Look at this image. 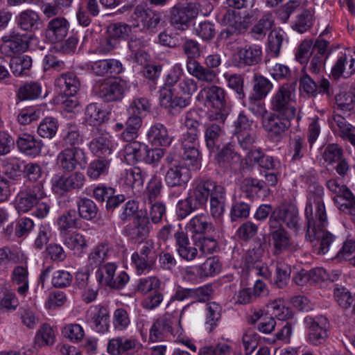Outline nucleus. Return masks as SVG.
Listing matches in <instances>:
<instances>
[{
	"instance_id": "15",
	"label": "nucleus",
	"mask_w": 355,
	"mask_h": 355,
	"mask_svg": "<svg viewBox=\"0 0 355 355\" xmlns=\"http://www.w3.org/2000/svg\"><path fill=\"white\" fill-rule=\"evenodd\" d=\"M327 186L331 191L336 193L338 197L343 198V200H345L340 205L339 209L343 211L347 210L349 214L355 216V197L349 189L335 179L329 180L327 182Z\"/></svg>"
},
{
	"instance_id": "35",
	"label": "nucleus",
	"mask_w": 355,
	"mask_h": 355,
	"mask_svg": "<svg viewBox=\"0 0 355 355\" xmlns=\"http://www.w3.org/2000/svg\"><path fill=\"white\" fill-rule=\"evenodd\" d=\"M148 138L155 146H166L171 141L166 128L162 123H156L150 128L148 132Z\"/></svg>"
},
{
	"instance_id": "64",
	"label": "nucleus",
	"mask_w": 355,
	"mask_h": 355,
	"mask_svg": "<svg viewBox=\"0 0 355 355\" xmlns=\"http://www.w3.org/2000/svg\"><path fill=\"white\" fill-rule=\"evenodd\" d=\"M110 164L108 159H98L92 162L87 168V175L92 179H97L101 174L106 173Z\"/></svg>"
},
{
	"instance_id": "57",
	"label": "nucleus",
	"mask_w": 355,
	"mask_h": 355,
	"mask_svg": "<svg viewBox=\"0 0 355 355\" xmlns=\"http://www.w3.org/2000/svg\"><path fill=\"white\" fill-rule=\"evenodd\" d=\"M42 92L41 85L36 82L26 83L19 87L17 96L21 100L37 98Z\"/></svg>"
},
{
	"instance_id": "40",
	"label": "nucleus",
	"mask_w": 355,
	"mask_h": 355,
	"mask_svg": "<svg viewBox=\"0 0 355 355\" xmlns=\"http://www.w3.org/2000/svg\"><path fill=\"white\" fill-rule=\"evenodd\" d=\"M40 17L37 12L26 10L21 12L17 17V24L24 31H33L37 29Z\"/></svg>"
},
{
	"instance_id": "5",
	"label": "nucleus",
	"mask_w": 355,
	"mask_h": 355,
	"mask_svg": "<svg viewBox=\"0 0 355 355\" xmlns=\"http://www.w3.org/2000/svg\"><path fill=\"white\" fill-rule=\"evenodd\" d=\"M293 119L294 117H287V115L270 113L262 119L261 123L268 138L274 141H279L286 135Z\"/></svg>"
},
{
	"instance_id": "26",
	"label": "nucleus",
	"mask_w": 355,
	"mask_h": 355,
	"mask_svg": "<svg viewBox=\"0 0 355 355\" xmlns=\"http://www.w3.org/2000/svg\"><path fill=\"white\" fill-rule=\"evenodd\" d=\"M190 178L191 173L187 167L175 165L167 171L165 181L169 187H182L187 184Z\"/></svg>"
},
{
	"instance_id": "17",
	"label": "nucleus",
	"mask_w": 355,
	"mask_h": 355,
	"mask_svg": "<svg viewBox=\"0 0 355 355\" xmlns=\"http://www.w3.org/2000/svg\"><path fill=\"white\" fill-rule=\"evenodd\" d=\"M198 136L186 132L181 138L182 157L189 165L194 166L198 162L200 156L198 149Z\"/></svg>"
},
{
	"instance_id": "4",
	"label": "nucleus",
	"mask_w": 355,
	"mask_h": 355,
	"mask_svg": "<svg viewBox=\"0 0 355 355\" xmlns=\"http://www.w3.org/2000/svg\"><path fill=\"white\" fill-rule=\"evenodd\" d=\"M117 265L114 262H107L99 266L96 272V277L100 284L113 289L121 290L125 287L130 280L129 275L125 271L118 273L117 282H114Z\"/></svg>"
},
{
	"instance_id": "37",
	"label": "nucleus",
	"mask_w": 355,
	"mask_h": 355,
	"mask_svg": "<svg viewBox=\"0 0 355 355\" xmlns=\"http://www.w3.org/2000/svg\"><path fill=\"white\" fill-rule=\"evenodd\" d=\"M270 219L275 221L296 222L298 220V210L294 205H283L271 214Z\"/></svg>"
},
{
	"instance_id": "43",
	"label": "nucleus",
	"mask_w": 355,
	"mask_h": 355,
	"mask_svg": "<svg viewBox=\"0 0 355 355\" xmlns=\"http://www.w3.org/2000/svg\"><path fill=\"white\" fill-rule=\"evenodd\" d=\"M135 289L141 294L146 295L150 291L163 289V284L157 277L148 276L139 279Z\"/></svg>"
},
{
	"instance_id": "45",
	"label": "nucleus",
	"mask_w": 355,
	"mask_h": 355,
	"mask_svg": "<svg viewBox=\"0 0 355 355\" xmlns=\"http://www.w3.org/2000/svg\"><path fill=\"white\" fill-rule=\"evenodd\" d=\"M79 216L87 220L100 219L98 209L94 202L88 198H82L78 203Z\"/></svg>"
},
{
	"instance_id": "39",
	"label": "nucleus",
	"mask_w": 355,
	"mask_h": 355,
	"mask_svg": "<svg viewBox=\"0 0 355 355\" xmlns=\"http://www.w3.org/2000/svg\"><path fill=\"white\" fill-rule=\"evenodd\" d=\"M274 23L272 13L267 12L253 26L251 29L252 36L256 40H263L270 30Z\"/></svg>"
},
{
	"instance_id": "63",
	"label": "nucleus",
	"mask_w": 355,
	"mask_h": 355,
	"mask_svg": "<svg viewBox=\"0 0 355 355\" xmlns=\"http://www.w3.org/2000/svg\"><path fill=\"white\" fill-rule=\"evenodd\" d=\"M112 323L115 329L125 330L130 324V318L128 311L123 308L116 309L113 313Z\"/></svg>"
},
{
	"instance_id": "10",
	"label": "nucleus",
	"mask_w": 355,
	"mask_h": 355,
	"mask_svg": "<svg viewBox=\"0 0 355 355\" xmlns=\"http://www.w3.org/2000/svg\"><path fill=\"white\" fill-rule=\"evenodd\" d=\"M95 94L105 102L120 101L124 95L123 84L116 80L97 83L94 88Z\"/></svg>"
},
{
	"instance_id": "52",
	"label": "nucleus",
	"mask_w": 355,
	"mask_h": 355,
	"mask_svg": "<svg viewBox=\"0 0 355 355\" xmlns=\"http://www.w3.org/2000/svg\"><path fill=\"white\" fill-rule=\"evenodd\" d=\"M27 257L19 250H11L8 247L0 248V266L8 263H25Z\"/></svg>"
},
{
	"instance_id": "16",
	"label": "nucleus",
	"mask_w": 355,
	"mask_h": 355,
	"mask_svg": "<svg viewBox=\"0 0 355 355\" xmlns=\"http://www.w3.org/2000/svg\"><path fill=\"white\" fill-rule=\"evenodd\" d=\"M76 223H62L60 226V234L64 237V244L71 250H80L87 246L85 237L75 233L74 230L78 227Z\"/></svg>"
},
{
	"instance_id": "22",
	"label": "nucleus",
	"mask_w": 355,
	"mask_h": 355,
	"mask_svg": "<svg viewBox=\"0 0 355 355\" xmlns=\"http://www.w3.org/2000/svg\"><path fill=\"white\" fill-rule=\"evenodd\" d=\"M177 252L179 256L187 261H192L198 258V251L194 244H191L187 234L177 232L175 234Z\"/></svg>"
},
{
	"instance_id": "48",
	"label": "nucleus",
	"mask_w": 355,
	"mask_h": 355,
	"mask_svg": "<svg viewBox=\"0 0 355 355\" xmlns=\"http://www.w3.org/2000/svg\"><path fill=\"white\" fill-rule=\"evenodd\" d=\"M314 10L313 9H304L296 17V19L292 26L293 29L303 33L313 26Z\"/></svg>"
},
{
	"instance_id": "60",
	"label": "nucleus",
	"mask_w": 355,
	"mask_h": 355,
	"mask_svg": "<svg viewBox=\"0 0 355 355\" xmlns=\"http://www.w3.org/2000/svg\"><path fill=\"white\" fill-rule=\"evenodd\" d=\"M132 26L123 22H116L109 25L107 27V34L114 38L126 39L132 31Z\"/></svg>"
},
{
	"instance_id": "32",
	"label": "nucleus",
	"mask_w": 355,
	"mask_h": 355,
	"mask_svg": "<svg viewBox=\"0 0 355 355\" xmlns=\"http://www.w3.org/2000/svg\"><path fill=\"white\" fill-rule=\"evenodd\" d=\"M55 340V330L49 324L44 323L36 332L34 338V347L40 349L44 346H51L54 344Z\"/></svg>"
},
{
	"instance_id": "38",
	"label": "nucleus",
	"mask_w": 355,
	"mask_h": 355,
	"mask_svg": "<svg viewBox=\"0 0 355 355\" xmlns=\"http://www.w3.org/2000/svg\"><path fill=\"white\" fill-rule=\"evenodd\" d=\"M110 248L106 243H101L92 248L88 255V263L92 267L102 265L110 257Z\"/></svg>"
},
{
	"instance_id": "59",
	"label": "nucleus",
	"mask_w": 355,
	"mask_h": 355,
	"mask_svg": "<svg viewBox=\"0 0 355 355\" xmlns=\"http://www.w3.org/2000/svg\"><path fill=\"white\" fill-rule=\"evenodd\" d=\"M284 40V32L282 31H272L268 37V50L272 57H277Z\"/></svg>"
},
{
	"instance_id": "51",
	"label": "nucleus",
	"mask_w": 355,
	"mask_h": 355,
	"mask_svg": "<svg viewBox=\"0 0 355 355\" xmlns=\"http://www.w3.org/2000/svg\"><path fill=\"white\" fill-rule=\"evenodd\" d=\"M194 32L202 41L209 42L216 34V26L209 21H200L194 25Z\"/></svg>"
},
{
	"instance_id": "23",
	"label": "nucleus",
	"mask_w": 355,
	"mask_h": 355,
	"mask_svg": "<svg viewBox=\"0 0 355 355\" xmlns=\"http://www.w3.org/2000/svg\"><path fill=\"white\" fill-rule=\"evenodd\" d=\"M68 29V21L64 18L57 17L49 22L45 35L51 42L58 43L66 37Z\"/></svg>"
},
{
	"instance_id": "33",
	"label": "nucleus",
	"mask_w": 355,
	"mask_h": 355,
	"mask_svg": "<svg viewBox=\"0 0 355 355\" xmlns=\"http://www.w3.org/2000/svg\"><path fill=\"white\" fill-rule=\"evenodd\" d=\"M11 281L13 284L19 286L17 292L24 295L28 291V270L26 264L15 266L11 273Z\"/></svg>"
},
{
	"instance_id": "11",
	"label": "nucleus",
	"mask_w": 355,
	"mask_h": 355,
	"mask_svg": "<svg viewBox=\"0 0 355 355\" xmlns=\"http://www.w3.org/2000/svg\"><path fill=\"white\" fill-rule=\"evenodd\" d=\"M196 100L205 106L221 108L227 105L225 92L217 85H209L202 88L198 94Z\"/></svg>"
},
{
	"instance_id": "6",
	"label": "nucleus",
	"mask_w": 355,
	"mask_h": 355,
	"mask_svg": "<svg viewBox=\"0 0 355 355\" xmlns=\"http://www.w3.org/2000/svg\"><path fill=\"white\" fill-rule=\"evenodd\" d=\"M86 163L84 150L78 147L66 148L57 155L56 164L63 172H72Z\"/></svg>"
},
{
	"instance_id": "46",
	"label": "nucleus",
	"mask_w": 355,
	"mask_h": 355,
	"mask_svg": "<svg viewBox=\"0 0 355 355\" xmlns=\"http://www.w3.org/2000/svg\"><path fill=\"white\" fill-rule=\"evenodd\" d=\"M220 22L222 25L230 27L236 35L244 33L247 29L245 22L236 17L234 11L227 10Z\"/></svg>"
},
{
	"instance_id": "41",
	"label": "nucleus",
	"mask_w": 355,
	"mask_h": 355,
	"mask_svg": "<svg viewBox=\"0 0 355 355\" xmlns=\"http://www.w3.org/2000/svg\"><path fill=\"white\" fill-rule=\"evenodd\" d=\"M200 295L207 296L209 295L207 289L202 287L198 288H187L178 286L175 293L171 296L167 306H169L170 304L175 300L181 302L185 300L195 297L196 296H199Z\"/></svg>"
},
{
	"instance_id": "9",
	"label": "nucleus",
	"mask_w": 355,
	"mask_h": 355,
	"mask_svg": "<svg viewBox=\"0 0 355 355\" xmlns=\"http://www.w3.org/2000/svg\"><path fill=\"white\" fill-rule=\"evenodd\" d=\"M306 238L311 242L320 240L319 252L324 254L329 250L336 236L326 230L324 223H307Z\"/></svg>"
},
{
	"instance_id": "24",
	"label": "nucleus",
	"mask_w": 355,
	"mask_h": 355,
	"mask_svg": "<svg viewBox=\"0 0 355 355\" xmlns=\"http://www.w3.org/2000/svg\"><path fill=\"white\" fill-rule=\"evenodd\" d=\"M216 159L218 166L224 171L232 170L240 162V156L235 152L233 145L230 143L221 148Z\"/></svg>"
},
{
	"instance_id": "61",
	"label": "nucleus",
	"mask_w": 355,
	"mask_h": 355,
	"mask_svg": "<svg viewBox=\"0 0 355 355\" xmlns=\"http://www.w3.org/2000/svg\"><path fill=\"white\" fill-rule=\"evenodd\" d=\"M265 187L264 181L252 178H245L241 184V189L248 197L253 196L254 193H257Z\"/></svg>"
},
{
	"instance_id": "30",
	"label": "nucleus",
	"mask_w": 355,
	"mask_h": 355,
	"mask_svg": "<svg viewBox=\"0 0 355 355\" xmlns=\"http://www.w3.org/2000/svg\"><path fill=\"white\" fill-rule=\"evenodd\" d=\"M114 145L107 136L96 137L89 144L91 151L99 158L107 159L113 150Z\"/></svg>"
},
{
	"instance_id": "28",
	"label": "nucleus",
	"mask_w": 355,
	"mask_h": 355,
	"mask_svg": "<svg viewBox=\"0 0 355 355\" xmlns=\"http://www.w3.org/2000/svg\"><path fill=\"white\" fill-rule=\"evenodd\" d=\"M187 70L192 76L201 82L211 83L217 77V73L208 67L202 66L197 60H191L187 64Z\"/></svg>"
},
{
	"instance_id": "27",
	"label": "nucleus",
	"mask_w": 355,
	"mask_h": 355,
	"mask_svg": "<svg viewBox=\"0 0 355 355\" xmlns=\"http://www.w3.org/2000/svg\"><path fill=\"white\" fill-rule=\"evenodd\" d=\"M214 188V182L207 180H201L193 191V196L188 199L193 205L194 209L203 206L207 201L211 189Z\"/></svg>"
},
{
	"instance_id": "42",
	"label": "nucleus",
	"mask_w": 355,
	"mask_h": 355,
	"mask_svg": "<svg viewBox=\"0 0 355 355\" xmlns=\"http://www.w3.org/2000/svg\"><path fill=\"white\" fill-rule=\"evenodd\" d=\"M221 306L214 302L206 304L205 328L209 332L213 331L218 325L221 317Z\"/></svg>"
},
{
	"instance_id": "34",
	"label": "nucleus",
	"mask_w": 355,
	"mask_h": 355,
	"mask_svg": "<svg viewBox=\"0 0 355 355\" xmlns=\"http://www.w3.org/2000/svg\"><path fill=\"white\" fill-rule=\"evenodd\" d=\"M223 131L218 123L208 124L205 130L206 146L210 151H214L221 144Z\"/></svg>"
},
{
	"instance_id": "58",
	"label": "nucleus",
	"mask_w": 355,
	"mask_h": 355,
	"mask_svg": "<svg viewBox=\"0 0 355 355\" xmlns=\"http://www.w3.org/2000/svg\"><path fill=\"white\" fill-rule=\"evenodd\" d=\"M62 141L69 148L76 147L83 142L78 127L75 124H68L62 135Z\"/></svg>"
},
{
	"instance_id": "18",
	"label": "nucleus",
	"mask_w": 355,
	"mask_h": 355,
	"mask_svg": "<svg viewBox=\"0 0 355 355\" xmlns=\"http://www.w3.org/2000/svg\"><path fill=\"white\" fill-rule=\"evenodd\" d=\"M16 144L21 153L32 157L39 155L44 146L42 140L28 133L20 135L16 141Z\"/></svg>"
},
{
	"instance_id": "29",
	"label": "nucleus",
	"mask_w": 355,
	"mask_h": 355,
	"mask_svg": "<svg viewBox=\"0 0 355 355\" xmlns=\"http://www.w3.org/2000/svg\"><path fill=\"white\" fill-rule=\"evenodd\" d=\"M272 87V83L268 78L259 74H254L252 93L248 101H261L267 96Z\"/></svg>"
},
{
	"instance_id": "62",
	"label": "nucleus",
	"mask_w": 355,
	"mask_h": 355,
	"mask_svg": "<svg viewBox=\"0 0 355 355\" xmlns=\"http://www.w3.org/2000/svg\"><path fill=\"white\" fill-rule=\"evenodd\" d=\"M195 245L198 248V258H204L207 255L214 253L217 248L218 244L214 239L203 237L196 241Z\"/></svg>"
},
{
	"instance_id": "44",
	"label": "nucleus",
	"mask_w": 355,
	"mask_h": 355,
	"mask_svg": "<svg viewBox=\"0 0 355 355\" xmlns=\"http://www.w3.org/2000/svg\"><path fill=\"white\" fill-rule=\"evenodd\" d=\"M272 243L274 246V253L279 254L289 249L291 246L290 238L284 229H278L272 232Z\"/></svg>"
},
{
	"instance_id": "56",
	"label": "nucleus",
	"mask_w": 355,
	"mask_h": 355,
	"mask_svg": "<svg viewBox=\"0 0 355 355\" xmlns=\"http://www.w3.org/2000/svg\"><path fill=\"white\" fill-rule=\"evenodd\" d=\"M150 232L148 223H128L125 227V233L130 239L135 241L146 239Z\"/></svg>"
},
{
	"instance_id": "7",
	"label": "nucleus",
	"mask_w": 355,
	"mask_h": 355,
	"mask_svg": "<svg viewBox=\"0 0 355 355\" xmlns=\"http://www.w3.org/2000/svg\"><path fill=\"white\" fill-rule=\"evenodd\" d=\"M161 20V12L153 11L142 5L135 6L130 16V22L134 28L142 26L144 28L153 29L157 26Z\"/></svg>"
},
{
	"instance_id": "14",
	"label": "nucleus",
	"mask_w": 355,
	"mask_h": 355,
	"mask_svg": "<svg viewBox=\"0 0 355 355\" xmlns=\"http://www.w3.org/2000/svg\"><path fill=\"white\" fill-rule=\"evenodd\" d=\"M262 49L258 44H246L238 49L236 56L239 67H252L258 64L262 60Z\"/></svg>"
},
{
	"instance_id": "50",
	"label": "nucleus",
	"mask_w": 355,
	"mask_h": 355,
	"mask_svg": "<svg viewBox=\"0 0 355 355\" xmlns=\"http://www.w3.org/2000/svg\"><path fill=\"white\" fill-rule=\"evenodd\" d=\"M126 121V128L121 133V137L124 141H131L137 137V132L141 126V116L128 114Z\"/></svg>"
},
{
	"instance_id": "12",
	"label": "nucleus",
	"mask_w": 355,
	"mask_h": 355,
	"mask_svg": "<svg viewBox=\"0 0 355 355\" xmlns=\"http://www.w3.org/2000/svg\"><path fill=\"white\" fill-rule=\"evenodd\" d=\"M173 320L170 315H164L163 317L155 321L150 329L149 338L152 342L161 341L169 336H175L179 333V329L173 327Z\"/></svg>"
},
{
	"instance_id": "3",
	"label": "nucleus",
	"mask_w": 355,
	"mask_h": 355,
	"mask_svg": "<svg viewBox=\"0 0 355 355\" xmlns=\"http://www.w3.org/2000/svg\"><path fill=\"white\" fill-rule=\"evenodd\" d=\"M304 324L307 331L306 341L315 346L323 344L327 337L329 321L322 315H307L304 318Z\"/></svg>"
},
{
	"instance_id": "31",
	"label": "nucleus",
	"mask_w": 355,
	"mask_h": 355,
	"mask_svg": "<svg viewBox=\"0 0 355 355\" xmlns=\"http://www.w3.org/2000/svg\"><path fill=\"white\" fill-rule=\"evenodd\" d=\"M147 146L138 141L127 144L123 148V156L130 163L134 164L144 162Z\"/></svg>"
},
{
	"instance_id": "8",
	"label": "nucleus",
	"mask_w": 355,
	"mask_h": 355,
	"mask_svg": "<svg viewBox=\"0 0 355 355\" xmlns=\"http://www.w3.org/2000/svg\"><path fill=\"white\" fill-rule=\"evenodd\" d=\"M44 196L43 186L40 183L26 188L18 193L16 198V209L19 212H26L36 205Z\"/></svg>"
},
{
	"instance_id": "55",
	"label": "nucleus",
	"mask_w": 355,
	"mask_h": 355,
	"mask_svg": "<svg viewBox=\"0 0 355 355\" xmlns=\"http://www.w3.org/2000/svg\"><path fill=\"white\" fill-rule=\"evenodd\" d=\"M32 66V59L28 55L14 57L10 62V67L12 73L19 76L26 73Z\"/></svg>"
},
{
	"instance_id": "19",
	"label": "nucleus",
	"mask_w": 355,
	"mask_h": 355,
	"mask_svg": "<svg viewBox=\"0 0 355 355\" xmlns=\"http://www.w3.org/2000/svg\"><path fill=\"white\" fill-rule=\"evenodd\" d=\"M55 87L59 94L73 96L77 93L80 87V82L76 74L67 72L61 74L55 79Z\"/></svg>"
},
{
	"instance_id": "1",
	"label": "nucleus",
	"mask_w": 355,
	"mask_h": 355,
	"mask_svg": "<svg viewBox=\"0 0 355 355\" xmlns=\"http://www.w3.org/2000/svg\"><path fill=\"white\" fill-rule=\"evenodd\" d=\"M295 88L290 84L281 85L272 94L270 101V109L273 113L295 117Z\"/></svg>"
},
{
	"instance_id": "54",
	"label": "nucleus",
	"mask_w": 355,
	"mask_h": 355,
	"mask_svg": "<svg viewBox=\"0 0 355 355\" xmlns=\"http://www.w3.org/2000/svg\"><path fill=\"white\" fill-rule=\"evenodd\" d=\"M58 127L59 123L55 118L46 117L38 125L37 133L43 138L51 139L55 135Z\"/></svg>"
},
{
	"instance_id": "53",
	"label": "nucleus",
	"mask_w": 355,
	"mask_h": 355,
	"mask_svg": "<svg viewBox=\"0 0 355 355\" xmlns=\"http://www.w3.org/2000/svg\"><path fill=\"white\" fill-rule=\"evenodd\" d=\"M3 167L4 173L11 179L19 177L24 171V162L15 157L6 158L3 160Z\"/></svg>"
},
{
	"instance_id": "21",
	"label": "nucleus",
	"mask_w": 355,
	"mask_h": 355,
	"mask_svg": "<svg viewBox=\"0 0 355 355\" xmlns=\"http://www.w3.org/2000/svg\"><path fill=\"white\" fill-rule=\"evenodd\" d=\"M90 70L96 76H115L123 71L122 64L117 60H101L92 62Z\"/></svg>"
},
{
	"instance_id": "20",
	"label": "nucleus",
	"mask_w": 355,
	"mask_h": 355,
	"mask_svg": "<svg viewBox=\"0 0 355 355\" xmlns=\"http://www.w3.org/2000/svg\"><path fill=\"white\" fill-rule=\"evenodd\" d=\"M91 323L92 328L97 332H107L110 327V313L106 306L98 305L91 307Z\"/></svg>"
},
{
	"instance_id": "2",
	"label": "nucleus",
	"mask_w": 355,
	"mask_h": 355,
	"mask_svg": "<svg viewBox=\"0 0 355 355\" xmlns=\"http://www.w3.org/2000/svg\"><path fill=\"white\" fill-rule=\"evenodd\" d=\"M199 3H178L171 10L170 23L176 30L186 31L200 12Z\"/></svg>"
},
{
	"instance_id": "47",
	"label": "nucleus",
	"mask_w": 355,
	"mask_h": 355,
	"mask_svg": "<svg viewBox=\"0 0 355 355\" xmlns=\"http://www.w3.org/2000/svg\"><path fill=\"white\" fill-rule=\"evenodd\" d=\"M223 77L227 83V87L236 93L237 98L243 100L245 97L243 76L239 73H225Z\"/></svg>"
},
{
	"instance_id": "13",
	"label": "nucleus",
	"mask_w": 355,
	"mask_h": 355,
	"mask_svg": "<svg viewBox=\"0 0 355 355\" xmlns=\"http://www.w3.org/2000/svg\"><path fill=\"white\" fill-rule=\"evenodd\" d=\"M140 346L136 338L118 336L109 340L107 352L113 355H129L137 351Z\"/></svg>"
},
{
	"instance_id": "25",
	"label": "nucleus",
	"mask_w": 355,
	"mask_h": 355,
	"mask_svg": "<svg viewBox=\"0 0 355 355\" xmlns=\"http://www.w3.org/2000/svg\"><path fill=\"white\" fill-rule=\"evenodd\" d=\"M28 47L26 42L19 34H11L2 38L0 49L2 53L12 56L16 53L24 51Z\"/></svg>"
},
{
	"instance_id": "49",
	"label": "nucleus",
	"mask_w": 355,
	"mask_h": 355,
	"mask_svg": "<svg viewBox=\"0 0 355 355\" xmlns=\"http://www.w3.org/2000/svg\"><path fill=\"white\" fill-rule=\"evenodd\" d=\"M263 245V244L259 242L254 248L249 249L246 252L243 257V264L247 269L250 270L252 268L262 262L261 258L264 252Z\"/></svg>"
},
{
	"instance_id": "36",
	"label": "nucleus",
	"mask_w": 355,
	"mask_h": 355,
	"mask_svg": "<svg viewBox=\"0 0 355 355\" xmlns=\"http://www.w3.org/2000/svg\"><path fill=\"white\" fill-rule=\"evenodd\" d=\"M107 112L97 103L88 105L85 112V119L91 125H98L107 117Z\"/></svg>"
}]
</instances>
